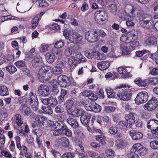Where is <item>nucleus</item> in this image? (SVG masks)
<instances>
[{"mask_svg":"<svg viewBox=\"0 0 158 158\" xmlns=\"http://www.w3.org/2000/svg\"><path fill=\"white\" fill-rule=\"evenodd\" d=\"M63 35L71 43L78 44L82 43V36L75 31L65 29L63 31Z\"/></svg>","mask_w":158,"mask_h":158,"instance_id":"f257e3e1","label":"nucleus"},{"mask_svg":"<svg viewBox=\"0 0 158 158\" xmlns=\"http://www.w3.org/2000/svg\"><path fill=\"white\" fill-rule=\"evenodd\" d=\"M137 15L139 17L140 24L142 27L148 29L153 27L154 23L150 16L144 14L143 11L140 10L137 12Z\"/></svg>","mask_w":158,"mask_h":158,"instance_id":"f03ea898","label":"nucleus"},{"mask_svg":"<svg viewBox=\"0 0 158 158\" xmlns=\"http://www.w3.org/2000/svg\"><path fill=\"white\" fill-rule=\"evenodd\" d=\"M95 15L96 22L99 24H103L108 18L107 13L103 10H98Z\"/></svg>","mask_w":158,"mask_h":158,"instance_id":"7ed1b4c3","label":"nucleus"},{"mask_svg":"<svg viewBox=\"0 0 158 158\" xmlns=\"http://www.w3.org/2000/svg\"><path fill=\"white\" fill-rule=\"evenodd\" d=\"M85 37L90 42H94L99 40V35L96 34V29L90 30L86 32Z\"/></svg>","mask_w":158,"mask_h":158,"instance_id":"20e7f679","label":"nucleus"},{"mask_svg":"<svg viewBox=\"0 0 158 158\" xmlns=\"http://www.w3.org/2000/svg\"><path fill=\"white\" fill-rule=\"evenodd\" d=\"M52 68L49 66H44L41 67L39 70L37 76L39 81L41 82H44L47 80V73L49 71H51Z\"/></svg>","mask_w":158,"mask_h":158,"instance_id":"39448f33","label":"nucleus"},{"mask_svg":"<svg viewBox=\"0 0 158 158\" xmlns=\"http://www.w3.org/2000/svg\"><path fill=\"white\" fill-rule=\"evenodd\" d=\"M148 96L146 92H141L139 93L135 99V102L137 105L143 103L147 102Z\"/></svg>","mask_w":158,"mask_h":158,"instance_id":"423d86ee","label":"nucleus"},{"mask_svg":"<svg viewBox=\"0 0 158 158\" xmlns=\"http://www.w3.org/2000/svg\"><path fill=\"white\" fill-rule=\"evenodd\" d=\"M57 83L60 86L64 88L69 86L71 84L69 77L63 75H60L58 77Z\"/></svg>","mask_w":158,"mask_h":158,"instance_id":"0eeeda50","label":"nucleus"},{"mask_svg":"<svg viewBox=\"0 0 158 158\" xmlns=\"http://www.w3.org/2000/svg\"><path fill=\"white\" fill-rule=\"evenodd\" d=\"M132 91L128 89L126 90H122L117 94L118 97L121 100L127 101L129 100L131 97Z\"/></svg>","mask_w":158,"mask_h":158,"instance_id":"6e6552de","label":"nucleus"},{"mask_svg":"<svg viewBox=\"0 0 158 158\" xmlns=\"http://www.w3.org/2000/svg\"><path fill=\"white\" fill-rule=\"evenodd\" d=\"M158 105V101L155 98H152L144 106V109L148 111H152L155 109Z\"/></svg>","mask_w":158,"mask_h":158,"instance_id":"1a4fd4ad","label":"nucleus"},{"mask_svg":"<svg viewBox=\"0 0 158 158\" xmlns=\"http://www.w3.org/2000/svg\"><path fill=\"white\" fill-rule=\"evenodd\" d=\"M147 150L140 143H137L134 145L131 151L135 152L143 156L147 152Z\"/></svg>","mask_w":158,"mask_h":158,"instance_id":"9d476101","label":"nucleus"},{"mask_svg":"<svg viewBox=\"0 0 158 158\" xmlns=\"http://www.w3.org/2000/svg\"><path fill=\"white\" fill-rule=\"evenodd\" d=\"M29 96L28 100L32 106V108L33 110H36L38 109L37 106L38 105V101L36 95L31 92L30 93Z\"/></svg>","mask_w":158,"mask_h":158,"instance_id":"9b49d317","label":"nucleus"},{"mask_svg":"<svg viewBox=\"0 0 158 158\" xmlns=\"http://www.w3.org/2000/svg\"><path fill=\"white\" fill-rule=\"evenodd\" d=\"M144 44L146 46L151 47L156 45L157 44V40L156 37L151 35L145 40Z\"/></svg>","mask_w":158,"mask_h":158,"instance_id":"f8f14e48","label":"nucleus"},{"mask_svg":"<svg viewBox=\"0 0 158 158\" xmlns=\"http://www.w3.org/2000/svg\"><path fill=\"white\" fill-rule=\"evenodd\" d=\"M91 115L88 113L83 114L81 117V121L82 124L85 126L89 125Z\"/></svg>","mask_w":158,"mask_h":158,"instance_id":"ddd939ff","label":"nucleus"},{"mask_svg":"<svg viewBox=\"0 0 158 158\" xmlns=\"http://www.w3.org/2000/svg\"><path fill=\"white\" fill-rule=\"evenodd\" d=\"M129 133L131 136L132 139L134 140L140 139L143 136V134L141 132L136 131L133 130L130 131Z\"/></svg>","mask_w":158,"mask_h":158,"instance_id":"4468645a","label":"nucleus"},{"mask_svg":"<svg viewBox=\"0 0 158 158\" xmlns=\"http://www.w3.org/2000/svg\"><path fill=\"white\" fill-rule=\"evenodd\" d=\"M147 127L152 131L158 128V120L154 119L150 120L148 122Z\"/></svg>","mask_w":158,"mask_h":158,"instance_id":"2eb2a0df","label":"nucleus"},{"mask_svg":"<svg viewBox=\"0 0 158 158\" xmlns=\"http://www.w3.org/2000/svg\"><path fill=\"white\" fill-rule=\"evenodd\" d=\"M127 144V141L121 139H118L115 142V145L118 148H123Z\"/></svg>","mask_w":158,"mask_h":158,"instance_id":"dca6fc26","label":"nucleus"},{"mask_svg":"<svg viewBox=\"0 0 158 158\" xmlns=\"http://www.w3.org/2000/svg\"><path fill=\"white\" fill-rule=\"evenodd\" d=\"M66 121L68 124L73 128H77L79 126V124L77 120L72 117H69L67 118L66 119Z\"/></svg>","mask_w":158,"mask_h":158,"instance_id":"f3484780","label":"nucleus"},{"mask_svg":"<svg viewBox=\"0 0 158 158\" xmlns=\"http://www.w3.org/2000/svg\"><path fill=\"white\" fill-rule=\"evenodd\" d=\"M97 65L100 70H104L108 68L110 66V63L108 61H103L98 63Z\"/></svg>","mask_w":158,"mask_h":158,"instance_id":"a211bd4d","label":"nucleus"},{"mask_svg":"<svg viewBox=\"0 0 158 158\" xmlns=\"http://www.w3.org/2000/svg\"><path fill=\"white\" fill-rule=\"evenodd\" d=\"M132 124L129 123V122L126 120L124 121H121L118 122V125L120 128L125 129L127 128H131Z\"/></svg>","mask_w":158,"mask_h":158,"instance_id":"6ab92c4d","label":"nucleus"},{"mask_svg":"<svg viewBox=\"0 0 158 158\" xmlns=\"http://www.w3.org/2000/svg\"><path fill=\"white\" fill-rule=\"evenodd\" d=\"M4 131L2 129H0V150H2L5 147L6 138L3 134Z\"/></svg>","mask_w":158,"mask_h":158,"instance_id":"aec40b11","label":"nucleus"},{"mask_svg":"<svg viewBox=\"0 0 158 158\" xmlns=\"http://www.w3.org/2000/svg\"><path fill=\"white\" fill-rule=\"evenodd\" d=\"M134 81L135 84L139 86L145 87L148 84V79L142 80L140 78H137Z\"/></svg>","mask_w":158,"mask_h":158,"instance_id":"412c9836","label":"nucleus"},{"mask_svg":"<svg viewBox=\"0 0 158 158\" xmlns=\"http://www.w3.org/2000/svg\"><path fill=\"white\" fill-rule=\"evenodd\" d=\"M68 114L74 117H78L83 114L82 110L79 109L75 108L73 110L68 111Z\"/></svg>","mask_w":158,"mask_h":158,"instance_id":"4be33fe9","label":"nucleus"},{"mask_svg":"<svg viewBox=\"0 0 158 158\" xmlns=\"http://www.w3.org/2000/svg\"><path fill=\"white\" fill-rule=\"evenodd\" d=\"M12 120L13 123H16L19 126H20L23 123L21 120V116L19 114H17L12 118Z\"/></svg>","mask_w":158,"mask_h":158,"instance_id":"5701e85b","label":"nucleus"},{"mask_svg":"<svg viewBox=\"0 0 158 158\" xmlns=\"http://www.w3.org/2000/svg\"><path fill=\"white\" fill-rule=\"evenodd\" d=\"M34 118L36 120L35 121L38 123V124L40 126L43 124L44 121L45 120L46 118L41 115H36L34 117Z\"/></svg>","mask_w":158,"mask_h":158,"instance_id":"b1692460","label":"nucleus"},{"mask_svg":"<svg viewBox=\"0 0 158 158\" xmlns=\"http://www.w3.org/2000/svg\"><path fill=\"white\" fill-rule=\"evenodd\" d=\"M62 145L65 148L69 147L70 145L69 140L66 137H62L59 139Z\"/></svg>","mask_w":158,"mask_h":158,"instance_id":"393cba45","label":"nucleus"},{"mask_svg":"<svg viewBox=\"0 0 158 158\" xmlns=\"http://www.w3.org/2000/svg\"><path fill=\"white\" fill-rule=\"evenodd\" d=\"M75 57L77 64L85 62L86 61V58L81 53L76 54Z\"/></svg>","mask_w":158,"mask_h":158,"instance_id":"a878e982","label":"nucleus"},{"mask_svg":"<svg viewBox=\"0 0 158 158\" xmlns=\"http://www.w3.org/2000/svg\"><path fill=\"white\" fill-rule=\"evenodd\" d=\"M125 118L126 120H128L129 123L132 124H134L135 121V118L134 116V113H130L126 115Z\"/></svg>","mask_w":158,"mask_h":158,"instance_id":"bb28decb","label":"nucleus"},{"mask_svg":"<svg viewBox=\"0 0 158 158\" xmlns=\"http://www.w3.org/2000/svg\"><path fill=\"white\" fill-rule=\"evenodd\" d=\"M129 36V39L131 38V40H136L138 37V32L136 30H133L127 32Z\"/></svg>","mask_w":158,"mask_h":158,"instance_id":"cd10ccee","label":"nucleus"},{"mask_svg":"<svg viewBox=\"0 0 158 158\" xmlns=\"http://www.w3.org/2000/svg\"><path fill=\"white\" fill-rule=\"evenodd\" d=\"M45 57L47 61L50 63L53 62L55 59V56L53 53H47Z\"/></svg>","mask_w":158,"mask_h":158,"instance_id":"c85d7f7f","label":"nucleus"},{"mask_svg":"<svg viewBox=\"0 0 158 158\" xmlns=\"http://www.w3.org/2000/svg\"><path fill=\"white\" fill-rule=\"evenodd\" d=\"M130 43L129 49L131 50L132 51L137 48L139 45V42L136 40H131Z\"/></svg>","mask_w":158,"mask_h":158,"instance_id":"c756f323","label":"nucleus"},{"mask_svg":"<svg viewBox=\"0 0 158 158\" xmlns=\"http://www.w3.org/2000/svg\"><path fill=\"white\" fill-rule=\"evenodd\" d=\"M68 64L73 68L75 67L77 64L75 56H72L70 57L68 60Z\"/></svg>","mask_w":158,"mask_h":158,"instance_id":"7c9ffc66","label":"nucleus"},{"mask_svg":"<svg viewBox=\"0 0 158 158\" xmlns=\"http://www.w3.org/2000/svg\"><path fill=\"white\" fill-rule=\"evenodd\" d=\"M56 80H53L51 81V85L52 86V91L54 93V94H56L59 92L57 85V82Z\"/></svg>","mask_w":158,"mask_h":158,"instance_id":"2f4dec72","label":"nucleus"},{"mask_svg":"<svg viewBox=\"0 0 158 158\" xmlns=\"http://www.w3.org/2000/svg\"><path fill=\"white\" fill-rule=\"evenodd\" d=\"M9 92L7 87L5 85H2L0 87V95L5 96L8 95Z\"/></svg>","mask_w":158,"mask_h":158,"instance_id":"473e14b6","label":"nucleus"},{"mask_svg":"<svg viewBox=\"0 0 158 158\" xmlns=\"http://www.w3.org/2000/svg\"><path fill=\"white\" fill-rule=\"evenodd\" d=\"M102 124L107 127L110 126L111 124V120L108 117L106 116H104L102 117Z\"/></svg>","mask_w":158,"mask_h":158,"instance_id":"72a5a7b5","label":"nucleus"},{"mask_svg":"<svg viewBox=\"0 0 158 158\" xmlns=\"http://www.w3.org/2000/svg\"><path fill=\"white\" fill-rule=\"evenodd\" d=\"M48 106L52 107H55L58 103L57 100L55 98H53L52 97H49L48 98Z\"/></svg>","mask_w":158,"mask_h":158,"instance_id":"f704fd0d","label":"nucleus"},{"mask_svg":"<svg viewBox=\"0 0 158 158\" xmlns=\"http://www.w3.org/2000/svg\"><path fill=\"white\" fill-rule=\"evenodd\" d=\"M125 10L128 13L133 14L134 12L136 11V8L133 5L131 4L127 5L125 6Z\"/></svg>","mask_w":158,"mask_h":158,"instance_id":"c9c22d12","label":"nucleus"},{"mask_svg":"<svg viewBox=\"0 0 158 158\" xmlns=\"http://www.w3.org/2000/svg\"><path fill=\"white\" fill-rule=\"evenodd\" d=\"M106 137L102 135H98L96 136V140L102 145L106 144Z\"/></svg>","mask_w":158,"mask_h":158,"instance_id":"e433bc0d","label":"nucleus"},{"mask_svg":"<svg viewBox=\"0 0 158 158\" xmlns=\"http://www.w3.org/2000/svg\"><path fill=\"white\" fill-rule=\"evenodd\" d=\"M118 72L122 74L123 77L125 78H127L128 77L129 73L127 71L126 69L123 67H120L118 68Z\"/></svg>","mask_w":158,"mask_h":158,"instance_id":"4c0bfd02","label":"nucleus"},{"mask_svg":"<svg viewBox=\"0 0 158 158\" xmlns=\"http://www.w3.org/2000/svg\"><path fill=\"white\" fill-rule=\"evenodd\" d=\"M108 129L109 133L111 135H116L118 132V128L116 126H109Z\"/></svg>","mask_w":158,"mask_h":158,"instance_id":"58836bf2","label":"nucleus"},{"mask_svg":"<svg viewBox=\"0 0 158 158\" xmlns=\"http://www.w3.org/2000/svg\"><path fill=\"white\" fill-rule=\"evenodd\" d=\"M67 91L64 89H61V94L58 97V101L60 103H61L64 100V98L66 95Z\"/></svg>","mask_w":158,"mask_h":158,"instance_id":"ea45409f","label":"nucleus"},{"mask_svg":"<svg viewBox=\"0 0 158 158\" xmlns=\"http://www.w3.org/2000/svg\"><path fill=\"white\" fill-rule=\"evenodd\" d=\"M43 113L48 114H51L52 113V110L50 106H43L42 107Z\"/></svg>","mask_w":158,"mask_h":158,"instance_id":"a19ab883","label":"nucleus"},{"mask_svg":"<svg viewBox=\"0 0 158 158\" xmlns=\"http://www.w3.org/2000/svg\"><path fill=\"white\" fill-rule=\"evenodd\" d=\"M16 66L21 70H23L24 68H26V65L24 61H19L15 63Z\"/></svg>","mask_w":158,"mask_h":158,"instance_id":"79ce46f5","label":"nucleus"},{"mask_svg":"<svg viewBox=\"0 0 158 158\" xmlns=\"http://www.w3.org/2000/svg\"><path fill=\"white\" fill-rule=\"evenodd\" d=\"M74 104L73 102L71 100H68L65 103L64 105L66 107L68 111H69L72 108Z\"/></svg>","mask_w":158,"mask_h":158,"instance_id":"37998d69","label":"nucleus"},{"mask_svg":"<svg viewBox=\"0 0 158 158\" xmlns=\"http://www.w3.org/2000/svg\"><path fill=\"white\" fill-rule=\"evenodd\" d=\"M6 69L10 74L15 72L17 70L16 67L12 65L9 64L6 67Z\"/></svg>","mask_w":158,"mask_h":158,"instance_id":"c03bdc74","label":"nucleus"},{"mask_svg":"<svg viewBox=\"0 0 158 158\" xmlns=\"http://www.w3.org/2000/svg\"><path fill=\"white\" fill-rule=\"evenodd\" d=\"M106 91L108 98H113L115 97V94L112 89L108 88L106 89Z\"/></svg>","mask_w":158,"mask_h":158,"instance_id":"a18cd8bd","label":"nucleus"},{"mask_svg":"<svg viewBox=\"0 0 158 158\" xmlns=\"http://www.w3.org/2000/svg\"><path fill=\"white\" fill-rule=\"evenodd\" d=\"M105 153L107 156L112 158L115 156L114 152L112 149H107L105 151Z\"/></svg>","mask_w":158,"mask_h":158,"instance_id":"49530a36","label":"nucleus"},{"mask_svg":"<svg viewBox=\"0 0 158 158\" xmlns=\"http://www.w3.org/2000/svg\"><path fill=\"white\" fill-rule=\"evenodd\" d=\"M101 109V107L95 102L91 111L95 113H98L100 111Z\"/></svg>","mask_w":158,"mask_h":158,"instance_id":"de8ad7c7","label":"nucleus"},{"mask_svg":"<svg viewBox=\"0 0 158 158\" xmlns=\"http://www.w3.org/2000/svg\"><path fill=\"white\" fill-rule=\"evenodd\" d=\"M150 145L153 149H158V141L155 140L151 141L150 143Z\"/></svg>","mask_w":158,"mask_h":158,"instance_id":"09e8293b","label":"nucleus"},{"mask_svg":"<svg viewBox=\"0 0 158 158\" xmlns=\"http://www.w3.org/2000/svg\"><path fill=\"white\" fill-rule=\"evenodd\" d=\"M75 154L70 152L64 153L62 156V158H74Z\"/></svg>","mask_w":158,"mask_h":158,"instance_id":"8fccbe9b","label":"nucleus"},{"mask_svg":"<svg viewBox=\"0 0 158 158\" xmlns=\"http://www.w3.org/2000/svg\"><path fill=\"white\" fill-rule=\"evenodd\" d=\"M39 22V19L37 17H35L32 20V27L35 28L37 26Z\"/></svg>","mask_w":158,"mask_h":158,"instance_id":"3c124183","label":"nucleus"},{"mask_svg":"<svg viewBox=\"0 0 158 158\" xmlns=\"http://www.w3.org/2000/svg\"><path fill=\"white\" fill-rule=\"evenodd\" d=\"M127 156L129 158H139L138 153L131 151L127 154Z\"/></svg>","mask_w":158,"mask_h":158,"instance_id":"603ef678","label":"nucleus"},{"mask_svg":"<svg viewBox=\"0 0 158 158\" xmlns=\"http://www.w3.org/2000/svg\"><path fill=\"white\" fill-rule=\"evenodd\" d=\"M149 52L148 50H143L141 51H137L135 53L136 55L138 57H141L142 56L143 54L146 53H148Z\"/></svg>","mask_w":158,"mask_h":158,"instance_id":"864d4df0","label":"nucleus"},{"mask_svg":"<svg viewBox=\"0 0 158 158\" xmlns=\"http://www.w3.org/2000/svg\"><path fill=\"white\" fill-rule=\"evenodd\" d=\"M39 6L42 7H47L48 5V3L45 0H39Z\"/></svg>","mask_w":158,"mask_h":158,"instance_id":"5fc2aeb1","label":"nucleus"},{"mask_svg":"<svg viewBox=\"0 0 158 158\" xmlns=\"http://www.w3.org/2000/svg\"><path fill=\"white\" fill-rule=\"evenodd\" d=\"M109 9L112 13L116 12L117 10V7L115 4H112L110 5L109 7Z\"/></svg>","mask_w":158,"mask_h":158,"instance_id":"6e6d98bb","label":"nucleus"},{"mask_svg":"<svg viewBox=\"0 0 158 158\" xmlns=\"http://www.w3.org/2000/svg\"><path fill=\"white\" fill-rule=\"evenodd\" d=\"M48 87L46 85H45L44 84L40 85L38 88V92L40 94L41 93V92L47 89H48Z\"/></svg>","mask_w":158,"mask_h":158,"instance_id":"4d7b16f0","label":"nucleus"},{"mask_svg":"<svg viewBox=\"0 0 158 158\" xmlns=\"http://www.w3.org/2000/svg\"><path fill=\"white\" fill-rule=\"evenodd\" d=\"M116 108L115 107L111 106H106L105 108V110L107 113H110L111 112H113L115 110Z\"/></svg>","mask_w":158,"mask_h":158,"instance_id":"13d9d810","label":"nucleus"},{"mask_svg":"<svg viewBox=\"0 0 158 158\" xmlns=\"http://www.w3.org/2000/svg\"><path fill=\"white\" fill-rule=\"evenodd\" d=\"M148 84L150 83L152 84H156L158 83V78L153 77L148 79Z\"/></svg>","mask_w":158,"mask_h":158,"instance_id":"bf43d9fd","label":"nucleus"},{"mask_svg":"<svg viewBox=\"0 0 158 158\" xmlns=\"http://www.w3.org/2000/svg\"><path fill=\"white\" fill-rule=\"evenodd\" d=\"M90 94L88 97L89 99L93 100H95L98 99V95L96 94L93 93L92 91H91Z\"/></svg>","mask_w":158,"mask_h":158,"instance_id":"052dcab7","label":"nucleus"},{"mask_svg":"<svg viewBox=\"0 0 158 158\" xmlns=\"http://www.w3.org/2000/svg\"><path fill=\"white\" fill-rule=\"evenodd\" d=\"M64 45V42L61 40L56 42L54 46L55 48H62Z\"/></svg>","mask_w":158,"mask_h":158,"instance_id":"680f3d73","label":"nucleus"},{"mask_svg":"<svg viewBox=\"0 0 158 158\" xmlns=\"http://www.w3.org/2000/svg\"><path fill=\"white\" fill-rule=\"evenodd\" d=\"M64 54L67 56H69L73 54L72 51V47H69L65 50Z\"/></svg>","mask_w":158,"mask_h":158,"instance_id":"e2e57ef3","label":"nucleus"},{"mask_svg":"<svg viewBox=\"0 0 158 158\" xmlns=\"http://www.w3.org/2000/svg\"><path fill=\"white\" fill-rule=\"evenodd\" d=\"M121 48L123 54L125 55L130 54V51L128 50V48L126 46L124 45H122Z\"/></svg>","mask_w":158,"mask_h":158,"instance_id":"0e129e2a","label":"nucleus"},{"mask_svg":"<svg viewBox=\"0 0 158 158\" xmlns=\"http://www.w3.org/2000/svg\"><path fill=\"white\" fill-rule=\"evenodd\" d=\"M33 132L37 136V137L39 138L42 135V132L41 129H37L33 130Z\"/></svg>","mask_w":158,"mask_h":158,"instance_id":"69168bd1","label":"nucleus"},{"mask_svg":"<svg viewBox=\"0 0 158 158\" xmlns=\"http://www.w3.org/2000/svg\"><path fill=\"white\" fill-rule=\"evenodd\" d=\"M55 111L57 113H62L64 111V108L60 106H58L55 107Z\"/></svg>","mask_w":158,"mask_h":158,"instance_id":"338daca9","label":"nucleus"},{"mask_svg":"<svg viewBox=\"0 0 158 158\" xmlns=\"http://www.w3.org/2000/svg\"><path fill=\"white\" fill-rule=\"evenodd\" d=\"M23 112L24 115H29L31 113L30 109L27 107H24L23 108Z\"/></svg>","mask_w":158,"mask_h":158,"instance_id":"774afa93","label":"nucleus"}]
</instances>
